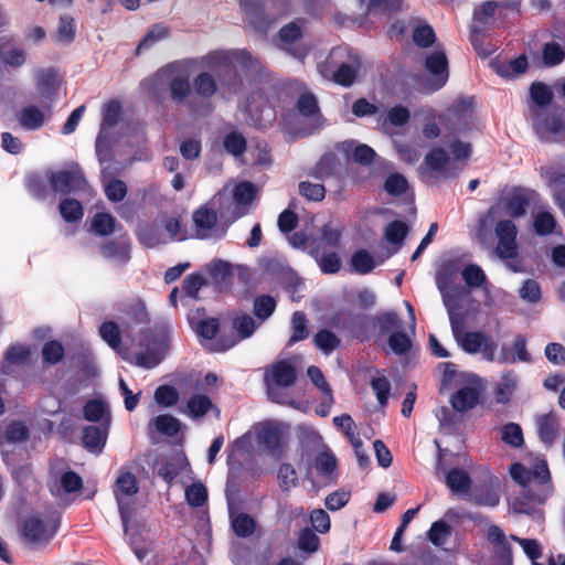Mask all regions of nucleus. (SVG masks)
<instances>
[{"mask_svg": "<svg viewBox=\"0 0 565 565\" xmlns=\"http://www.w3.org/2000/svg\"><path fill=\"white\" fill-rule=\"evenodd\" d=\"M217 65L216 77L221 93L236 95L243 88V79L234 63L243 67H254L257 61L246 49L215 53L212 57Z\"/></svg>", "mask_w": 565, "mask_h": 565, "instance_id": "f257e3e1", "label": "nucleus"}, {"mask_svg": "<svg viewBox=\"0 0 565 565\" xmlns=\"http://www.w3.org/2000/svg\"><path fill=\"white\" fill-rule=\"evenodd\" d=\"M61 526V514L56 511L32 514L21 521L19 536L24 545L34 551L46 547Z\"/></svg>", "mask_w": 565, "mask_h": 565, "instance_id": "f03ea898", "label": "nucleus"}, {"mask_svg": "<svg viewBox=\"0 0 565 565\" xmlns=\"http://www.w3.org/2000/svg\"><path fill=\"white\" fill-rule=\"evenodd\" d=\"M139 352L132 363L143 369H153L161 363L168 350V335L163 329H147L140 333Z\"/></svg>", "mask_w": 565, "mask_h": 565, "instance_id": "7ed1b4c3", "label": "nucleus"}, {"mask_svg": "<svg viewBox=\"0 0 565 565\" xmlns=\"http://www.w3.org/2000/svg\"><path fill=\"white\" fill-rule=\"evenodd\" d=\"M299 440L303 449H307L309 446L313 448L323 446L326 448L316 456L315 467L319 476L326 479H332V475L337 468V458L330 449L322 444V436L311 427L300 426Z\"/></svg>", "mask_w": 565, "mask_h": 565, "instance_id": "20e7f679", "label": "nucleus"}, {"mask_svg": "<svg viewBox=\"0 0 565 565\" xmlns=\"http://www.w3.org/2000/svg\"><path fill=\"white\" fill-rule=\"evenodd\" d=\"M539 196V193L531 188L514 185L502 191L500 201L510 217L520 218L526 214L532 204L537 202Z\"/></svg>", "mask_w": 565, "mask_h": 565, "instance_id": "39448f33", "label": "nucleus"}, {"mask_svg": "<svg viewBox=\"0 0 565 565\" xmlns=\"http://www.w3.org/2000/svg\"><path fill=\"white\" fill-rule=\"evenodd\" d=\"M344 50L341 47L332 49L331 57L339 55L343 56ZM347 60L340 62L338 65H333V70L331 71L330 79L344 88H349L355 84L359 78L361 68H362V60L361 56L356 53H352L351 51H347Z\"/></svg>", "mask_w": 565, "mask_h": 565, "instance_id": "423d86ee", "label": "nucleus"}, {"mask_svg": "<svg viewBox=\"0 0 565 565\" xmlns=\"http://www.w3.org/2000/svg\"><path fill=\"white\" fill-rule=\"evenodd\" d=\"M49 184L54 192L68 195L84 191L87 180L81 167L77 163H73L68 169L51 172Z\"/></svg>", "mask_w": 565, "mask_h": 565, "instance_id": "0eeeda50", "label": "nucleus"}, {"mask_svg": "<svg viewBox=\"0 0 565 565\" xmlns=\"http://www.w3.org/2000/svg\"><path fill=\"white\" fill-rule=\"evenodd\" d=\"M494 234L498 238L495 246V254L498 257L503 260L518 257V227L514 222L510 218L498 221L494 226Z\"/></svg>", "mask_w": 565, "mask_h": 565, "instance_id": "6e6552de", "label": "nucleus"}, {"mask_svg": "<svg viewBox=\"0 0 565 565\" xmlns=\"http://www.w3.org/2000/svg\"><path fill=\"white\" fill-rule=\"evenodd\" d=\"M424 66L431 76L429 93L441 89L449 78L448 58L444 51L436 50L425 57Z\"/></svg>", "mask_w": 565, "mask_h": 565, "instance_id": "1a4fd4ad", "label": "nucleus"}, {"mask_svg": "<svg viewBox=\"0 0 565 565\" xmlns=\"http://www.w3.org/2000/svg\"><path fill=\"white\" fill-rule=\"evenodd\" d=\"M131 242L128 235H121L117 238L106 239L99 247L100 255L108 260L126 265L129 263L131 255Z\"/></svg>", "mask_w": 565, "mask_h": 565, "instance_id": "9d476101", "label": "nucleus"}, {"mask_svg": "<svg viewBox=\"0 0 565 565\" xmlns=\"http://www.w3.org/2000/svg\"><path fill=\"white\" fill-rule=\"evenodd\" d=\"M301 38L302 29L296 21L284 25L278 33L280 46L299 60H303L308 54V51L302 45H297Z\"/></svg>", "mask_w": 565, "mask_h": 565, "instance_id": "9b49d317", "label": "nucleus"}, {"mask_svg": "<svg viewBox=\"0 0 565 565\" xmlns=\"http://www.w3.org/2000/svg\"><path fill=\"white\" fill-rule=\"evenodd\" d=\"M487 540L500 565H513L512 545L500 526L491 524L487 530Z\"/></svg>", "mask_w": 565, "mask_h": 565, "instance_id": "f8f14e48", "label": "nucleus"}, {"mask_svg": "<svg viewBox=\"0 0 565 565\" xmlns=\"http://www.w3.org/2000/svg\"><path fill=\"white\" fill-rule=\"evenodd\" d=\"M534 127L542 140L558 141V135L565 130V119L561 111H553L539 117Z\"/></svg>", "mask_w": 565, "mask_h": 565, "instance_id": "ddd939ff", "label": "nucleus"}, {"mask_svg": "<svg viewBox=\"0 0 565 565\" xmlns=\"http://www.w3.org/2000/svg\"><path fill=\"white\" fill-rule=\"evenodd\" d=\"M192 218L198 238L209 239L212 237L221 238L224 236V232L220 235H214L217 224V214L213 209H210L205 205L200 206L193 212Z\"/></svg>", "mask_w": 565, "mask_h": 565, "instance_id": "4468645a", "label": "nucleus"}, {"mask_svg": "<svg viewBox=\"0 0 565 565\" xmlns=\"http://www.w3.org/2000/svg\"><path fill=\"white\" fill-rule=\"evenodd\" d=\"M344 328L358 341H370L375 332L374 316L351 313Z\"/></svg>", "mask_w": 565, "mask_h": 565, "instance_id": "2eb2a0df", "label": "nucleus"}, {"mask_svg": "<svg viewBox=\"0 0 565 565\" xmlns=\"http://www.w3.org/2000/svg\"><path fill=\"white\" fill-rule=\"evenodd\" d=\"M139 490V484L136 476L130 471H122L118 476L116 483H115V495L119 504L120 510V516L121 521L124 523L125 530H127L129 516L128 513L125 511V509L121 505L120 497H132L135 495Z\"/></svg>", "mask_w": 565, "mask_h": 565, "instance_id": "dca6fc26", "label": "nucleus"}, {"mask_svg": "<svg viewBox=\"0 0 565 565\" xmlns=\"http://www.w3.org/2000/svg\"><path fill=\"white\" fill-rule=\"evenodd\" d=\"M121 114L122 106L118 99H111L104 104L100 129L96 138V148L99 156L102 152V138H105L107 131L113 129L120 121Z\"/></svg>", "mask_w": 565, "mask_h": 565, "instance_id": "f3484780", "label": "nucleus"}, {"mask_svg": "<svg viewBox=\"0 0 565 565\" xmlns=\"http://www.w3.org/2000/svg\"><path fill=\"white\" fill-rule=\"evenodd\" d=\"M535 425L540 440L547 447L553 446L561 428L557 415L554 412L537 415Z\"/></svg>", "mask_w": 565, "mask_h": 565, "instance_id": "a211bd4d", "label": "nucleus"}, {"mask_svg": "<svg viewBox=\"0 0 565 565\" xmlns=\"http://www.w3.org/2000/svg\"><path fill=\"white\" fill-rule=\"evenodd\" d=\"M266 381L278 387H290L297 381V370L287 360L277 361L271 365L269 374H266Z\"/></svg>", "mask_w": 565, "mask_h": 565, "instance_id": "6ab92c4d", "label": "nucleus"}, {"mask_svg": "<svg viewBox=\"0 0 565 565\" xmlns=\"http://www.w3.org/2000/svg\"><path fill=\"white\" fill-rule=\"evenodd\" d=\"M108 437V423L102 426L88 425L82 429V444L92 454H100Z\"/></svg>", "mask_w": 565, "mask_h": 565, "instance_id": "aec40b11", "label": "nucleus"}, {"mask_svg": "<svg viewBox=\"0 0 565 565\" xmlns=\"http://www.w3.org/2000/svg\"><path fill=\"white\" fill-rule=\"evenodd\" d=\"M36 87L41 96L46 100L43 103V108L50 114L52 109V102L57 95L56 74L54 71H41L38 75Z\"/></svg>", "mask_w": 565, "mask_h": 565, "instance_id": "412c9836", "label": "nucleus"}, {"mask_svg": "<svg viewBox=\"0 0 565 565\" xmlns=\"http://www.w3.org/2000/svg\"><path fill=\"white\" fill-rule=\"evenodd\" d=\"M480 399V392L472 386H463L450 396V404L457 412L465 413L477 406Z\"/></svg>", "mask_w": 565, "mask_h": 565, "instance_id": "4be33fe9", "label": "nucleus"}, {"mask_svg": "<svg viewBox=\"0 0 565 565\" xmlns=\"http://www.w3.org/2000/svg\"><path fill=\"white\" fill-rule=\"evenodd\" d=\"M211 411L220 413L212 399L204 394H194L186 402L184 414L191 419H200L206 416Z\"/></svg>", "mask_w": 565, "mask_h": 565, "instance_id": "5701e85b", "label": "nucleus"}, {"mask_svg": "<svg viewBox=\"0 0 565 565\" xmlns=\"http://www.w3.org/2000/svg\"><path fill=\"white\" fill-rule=\"evenodd\" d=\"M45 111L44 108L40 109L34 105H29L17 114V120L24 130H38L46 120Z\"/></svg>", "mask_w": 565, "mask_h": 565, "instance_id": "b1692460", "label": "nucleus"}, {"mask_svg": "<svg viewBox=\"0 0 565 565\" xmlns=\"http://www.w3.org/2000/svg\"><path fill=\"white\" fill-rule=\"evenodd\" d=\"M248 22L255 30L265 31L273 20L265 14L264 8L256 0H242Z\"/></svg>", "mask_w": 565, "mask_h": 565, "instance_id": "393cba45", "label": "nucleus"}, {"mask_svg": "<svg viewBox=\"0 0 565 565\" xmlns=\"http://www.w3.org/2000/svg\"><path fill=\"white\" fill-rule=\"evenodd\" d=\"M258 441L270 455L280 456L282 452V436L278 427L264 425L258 433Z\"/></svg>", "mask_w": 565, "mask_h": 565, "instance_id": "a878e982", "label": "nucleus"}, {"mask_svg": "<svg viewBox=\"0 0 565 565\" xmlns=\"http://www.w3.org/2000/svg\"><path fill=\"white\" fill-rule=\"evenodd\" d=\"M499 8V2L494 0L483 1L478 9L473 11V24L471 30L475 33H484L489 26L490 18Z\"/></svg>", "mask_w": 565, "mask_h": 565, "instance_id": "bb28decb", "label": "nucleus"}, {"mask_svg": "<svg viewBox=\"0 0 565 565\" xmlns=\"http://www.w3.org/2000/svg\"><path fill=\"white\" fill-rule=\"evenodd\" d=\"M445 483L452 493H466L472 487L469 473L460 468H451L445 473Z\"/></svg>", "mask_w": 565, "mask_h": 565, "instance_id": "cd10ccee", "label": "nucleus"}, {"mask_svg": "<svg viewBox=\"0 0 565 565\" xmlns=\"http://www.w3.org/2000/svg\"><path fill=\"white\" fill-rule=\"evenodd\" d=\"M339 149L347 156H352V159L363 166H369L373 162L375 151L367 145H354L353 141L341 142Z\"/></svg>", "mask_w": 565, "mask_h": 565, "instance_id": "c85d7f7f", "label": "nucleus"}, {"mask_svg": "<svg viewBox=\"0 0 565 565\" xmlns=\"http://www.w3.org/2000/svg\"><path fill=\"white\" fill-rule=\"evenodd\" d=\"M192 87L194 93L204 99L212 98L218 89L217 81L209 72L199 73L193 79Z\"/></svg>", "mask_w": 565, "mask_h": 565, "instance_id": "c756f323", "label": "nucleus"}, {"mask_svg": "<svg viewBox=\"0 0 565 565\" xmlns=\"http://www.w3.org/2000/svg\"><path fill=\"white\" fill-rule=\"evenodd\" d=\"M518 377L513 371L502 373L495 388V401L499 404H508L516 388Z\"/></svg>", "mask_w": 565, "mask_h": 565, "instance_id": "7c9ffc66", "label": "nucleus"}, {"mask_svg": "<svg viewBox=\"0 0 565 565\" xmlns=\"http://www.w3.org/2000/svg\"><path fill=\"white\" fill-rule=\"evenodd\" d=\"M374 324L381 335L392 334L403 328V321L395 311H383L374 316Z\"/></svg>", "mask_w": 565, "mask_h": 565, "instance_id": "2f4dec72", "label": "nucleus"}, {"mask_svg": "<svg viewBox=\"0 0 565 565\" xmlns=\"http://www.w3.org/2000/svg\"><path fill=\"white\" fill-rule=\"evenodd\" d=\"M170 34V29L162 23L152 24L142 40L139 42L136 49V55H139L142 51L148 50L158 41H161L168 38Z\"/></svg>", "mask_w": 565, "mask_h": 565, "instance_id": "473e14b6", "label": "nucleus"}, {"mask_svg": "<svg viewBox=\"0 0 565 565\" xmlns=\"http://www.w3.org/2000/svg\"><path fill=\"white\" fill-rule=\"evenodd\" d=\"M339 167V160L334 153H326L316 163L311 171V175L316 179L323 180L335 174Z\"/></svg>", "mask_w": 565, "mask_h": 565, "instance_id": "72a5a7b5", "label": "nucleus"}, {"mask_svg": "<svg viewBox=\"0 0 565 565\" xmlns=\"http://www.w3.org/2000/svg\"><path fill=\"white\" fill-rule=\"evenodd\" d=\"M93 232L98 236H109L115 232L116 218L108 212H97L90 221Z\"/></svg>", "mask_w": 565, "mask_h": 565, "instance_id": "f704fd0d", "label": "nucleus"}, {"mask_svg": "<svg viewBox=\"0 0 565 565\" xmlns=\"http://www.w3.org/2000/svg\"><path fill=\"white\" fill-rule=\"evenodd\" d=\"M60 214L67 223H76L82 220L84 215V207L82 203L72 198L61 200L58 204Z\"/></svg>", "mask_w": 565, "mask_h": 565, "instance_id": "c9c22d12", "label": "nucleus"}, {"mask_svg": "<svg viewBox=\"0 0 565 565\" xmlns=\"http://www.w3.org/2000/svg\"><path fill=\"white\" fill-rule=\"evenodd\" d=\"M296 109L305 118H313L320 114L318 99L311 92H303L296 102Z\"/></svg>", "mask_w": 565, "mask_h": 565, "instance_id": "e433bc0d", "label": "nucleus"}, {"mask_svg": "<svg viewBox=\"0 0 565 565\" xmlns=\"http://www.w3.org/2000/svg\"><path fill=\"white\" fill-rule=\"evenodd\" d=\"M292 333L289 338L288 345L291 347L309 337L308 319L302 311H296L291 318Z\"/></svg>", "mask_w": 565, "mask_h": 565, "instance_id": "4c0bfd02", "label": "nucleus"}, {"mask_svg": "<svg viewBox=\"0 0 565 565\" xmlns=\"http://www.w3.org/2000/svg\"><path fill=\"white\" fill-rule=\"evenodd\" d=\"M352 270L359 275L371 273L377 265L372 255L365 249L355 250L350 260Z\"/></svg>", "mask_w": 565, "mask_h": 565, "instance_id": "58836bf2", "label": "nucleus"}, {"mask_svg": "<svg viewBox=\"0 0 565 565\" xmlns=\"http://www.w3.org/2000/svg\"><path fill=\"white\" fill-rule=\"evenodd\" d=\"M557 226L555 216L548 211H541L533 216V231L539 236H548Z\"/></svg>", "mask_w": 565, "mask_h": 565, "instance_id": "ea45409f", "label": "nucleus"}, {"mask_svg": "<svg viewBox=\"0 0 565 565\" xmlns=\"http://www.w3.org/2000/svg\"><path fill=\"white\" fill-rule=\"evenodd\" d=\"M152 423L157 431L167 437L177 436L182 428L181 422L170 414L158 415L152 419Z\"/></svg>", "mask_w": 565, "mask_h": 565, "instance_id": "a19ab883", "label": "nucleus"}, {"mask_svg": "<svg viewBox=\"0 0 565 565\" xmlns=\"http://www.w3.org/2000/svg\"><path fill=\"white\" fill-rule=\"evenodd\" d=\"M41 355L44 364L56 365L64 359V345L58 340H49L43 344Z\"/></svg>", "mask_w": 565, "mask_h": 565, "instance_id": "79ce46f5", "label": "nucleus"}, {"mask_svg": "<svg viewBox=\"0 0 565 565\" xmlns=\"http://www.w3.org/2000/svg\"><path fill=\"white\" fill-rule=\"evenodd\" d=\"M171 99L179 104H184L192 93V86L184 76H175L169 82Z\"/></svg>", "mask_w": 565, "mask_h": 565, "instance_id": "37998d69", "label": "nucleus"}, {"mask_svg": "<svg viewBox=\"0 0 565 565\" xmlns=\"http://www.w3.org/2000/svg\"><path fill=\"white\" fill-rule=\"evenodd\" d=\"M136 235L139 243L147 248L156 247L161 243L160 231L153 223H145L139 225Z\"/></svg>", "mask_w": 565, "mask_h": 565, "instance_id": "c03bdc74", "label": "nucleus"}, {"mask_svg": "<svg viewBox=\"0 0 565 565\" xmlns=\"http://www.w3.org/2000/svg\"><path fill=\"white\" fill-rule=\"evenodd\" d=\"M313 344L324 354L329 355L333 350L340 347L341 340L332 331L321 329L313 335Z\"/></svg>", "mask_w": 565, "mask_h": 565, "instance_id": "a18cd8bd", "label": "nucleus"}, {"mask_svg": "<svg viewBox=\"0 0 565 565\" xmlns=\"http://www.w3.org/2000/svg\"><path fill=\"white\" fill-rule=\"evenodd\" d=\"M99 334L102 339L114 350L121 353V337L120 329L115 321H105L99 327Z\"/></svg>", "mask_w": 565, "mask_h": 565, "instance_id": "49530a36", "label": "nucleus"}, {"mask_svg": "<svg viewBox=\"0 0 565 565\" xmlns=\"http://www.w3.org/2000/svg\"><path fill=\"white\" fill-rule=\"evenodd\" d=\"M232 527L238 537H249L255 533L257 523L252 515L242 512L232 520Z\"/></svg>", "mask_w": 565, "mask_h": 565, "instance_id": "de8ad7c7", "label": "nucleus"}, {"mask_svg": "<svg viewBox=\"0 0 565 565\" xmlns=\"http://www.w3.org/2000/svg\"><path fill=\"white\" fill-rule=\"evenodd\" d=\"M156 403L163 408L173 407L180 399L179 391L169 384H162L154 391Z\"/></svg>", "mask_w": 565, "mask_h": 565, "instance_id": "09e8293b", "label": "nucleus"}, {"mask_svg": "<svg viewBox=\"0 0 565 565\" xmlns=\"http://www.w3.org/2000/svg\"><path fill=\"white\" fill-rule=\"evenodd\" d=\"M223 147L230 154L241 157L247 149V140L241 132L230 131L223 138Z\"/></svg>", "mask_w": 565, "mask_h": 565, "instance_id": "8fccbe9b", "label": "nucleus"}, {"mask_svg": "<svg viewBox=\"0 0 565 565\" xmlns=\"http://www.w3.org/2000/svg\"><path fill=\"white\" fill-rule=\"evenodd\" d=\"M276 299L269 295H262L254 299L253 312L260 322L267 320L275 311Z\"/></svg>", "mask_w": 565, "mask_h": 565, "instance_id": "3c124183", "label": "nucleus"}, {"mask_svg": "<svg viewBox=\"0 0 565 565\" xmlns=\"http://www.w3.org/2000/svg\"><path fill=\"white\" fill-rule=\"evenodd\" d=\"M529 68L527 57L524 54L519 55L514 60L497 66V73L502 77L524 74Z\"/></svg>", "mask_w": 565, "mask_h": 565, "instance_id": "603ef678", "label": "nucleus"}, {"mask_svg": "<svg viewBox=\"0 0 565 565\" xmlns=\"http://www.w3.org/2000/svg\"><path fill=\"white\" fill-rule=\"evenodd\" d=\"M424 162L430 171L440 172L449 163V156L444 148L434 147L425 156Z\"/></svg>", "mask_w": 565, "mask_h": 565, "instance_id": "864d4df0", "label": "nucleus"}, {"mask_svg": "<svg viewBox=\"0 0 565 565\" xmlns=\"http://www.w3.org/2000/svg\"><path fill=\"white\" fill-rule=\"evenodd\" d=\"M105 415H108L107 404L102 399H88L83 406V417L87 422H100Z\"/></svg>", "mask_w": 565, "mask_h": 565, "instance_id": "5fc2aeb1", "label": "nucleus"}, {"mask_svg": "<svg viewBox=\"0 0 565 565\" xmlns=\"http://www.w3.org/2000/svg\"><path fill=\"white\" fill-rule=\"evenodd\" d=\"M548 185L553 189L554 200L565 211V173L553 171L547 174Z\"/></svg>", "mask_w": 565, "mask_h": 565, "instance_id": "6e6d98bb", "label": "nucleus"}, {"mask_svg": "<svg viewBox=\"0 0 565 565\" xmlns=\"http://www.w3.org/2000/svg\"><path fill=\"white\" fill-rule=\"evenodd\" d=\"M486 341L484 335L478 331H467L459 337L457 342L467 353H478Z\"/></svg>", "mask_w": 565, "mask_h": 565, "instance_id": "4d7b16f0", "label": "nucleus"}, {"mask_svg": "<svg viewBox=\"0 0 565 565\" xmlns=\"http://www.w3.org/2000/svg\"><path fill=\"white\" fill-rule=\"evenodd\" d=\"M542 58L545 66L553 67L565 60V51L558 43L550 42L543 46Z\"/></svg>", "mask_w": 565, "mask_h": 565, "instance_id": "13d9d810", "label": "nucleus"}, {"mask_svg": "<svg viewBox=\"0 0 565 565\" xmlns=\"http://www.w3.org/2000/svg\"><path fill=\"white\" fill-rule=\"evenodd\" d=\"M451 535V526L444 520H438L430 525L428 531V540L435 546H443L446 544Z\"/></svg>", "mask_w": 565, "mask_h": 565, "instance_id": "bf43d9fd", "label": "nucleus"}, {"mask_svg": "<svg viewBox=\"0 0 565 565\" xmlns=\"http://www.w3.org/2000/svg\"><path fill=\"white\" fill-rule=\"evenodd\" d=\"M462 279L469 288H480L487 282V276L482 268L476 264H469L461 271Z\"/></svg>", "mask_w": 565, "mask_h": 565, "instance_id": "052dcab7", "label": "nucleus"}, {"mask_svg": "<svg viewBox=\"0 0 565 565\" xmlns=\"http://www.w3.org/2000/svg\"><path fill=\"white\" fill-rule=\"evenodd\" d=\"M185 500L192 508H200L207 502V489L202 482H193L185 489Z\"/></svg>", "mask_w": 565, "mask_h": 565, "instance_id": "680f3d73", "label": "nucleus"}, {"mask_svg": "<svg viewBox=\"0 0 565 565\" xmlns=\"http://www.w3.org/2000/svg\"><path fill=\"white\" fill-rule=\"evenodd\" d=\"M277 478L279 481V488L282 492H288L291 488H295L298 484L296 469L288 462H284L279 466Z\"/></svg>", "mask_w": 565, "mask_h": 565, "instance_id": "e2e57ef3", "label": "nucleus"}, {"mask_svg": "<svg viewBox=\"0 0 565 565\" xmlns=\"http://www.w3.org/2000/svg\"><path fill=\"white\" fill-rule=\"evenodd\" d=\"M501 439L511 447H521L524 444L521 426L516 423L505 424L501 429Z\"/></svg>", "mask_w": 565, "mask_h": 565, "instance_id": "0e129e2a", "label": "nucleus"}, {"mask_svg": "<svg viewBox=\"0 0 565 565\" xmlns=\"http://www.w3.org/2000/svg\"><path fill=\"white\" fill-rule=\"evenodd\" d=\"M411 118V113L405 106H394L387 110L386 117L382 121L383 128L386 125H391L393 127H403L405 126Z\"/></svg>", "mask_w": 565, "mask_h": 565, "instance_id": "69168bd1", "label": "nucleus"}, {"mask_svg": "<svg viewBox=\"0 0 565 565\" xmlns=\"http://www.w3.org/2000/svg\"><path fill=\"white\" fill-rule=\"evenodd\" d=\"M414 43L422 49H427L434 45L436 34L429 24L417 25L412 34Z\"/></svg>", "mask_w": 565, "mask_h": 565, "instance_id": "338daca9", "label": "nucleus"}, {"mask_svg": "<svg viewBox=\"0 0 565 565\" xmlns=\"http://www.w3.org/2000/svg\"><path fill=\"white\" fill-rule=\"evenodd\" d=\"M530 96L534 104L540 107H545L551 104L553 99V92L546 84L542 82H534L530 86Z\"/></svg>", "mask_w": 565, "mask_h": 565, "instance_id": "774afa93", "label": "nucleus"}]
</instances>
